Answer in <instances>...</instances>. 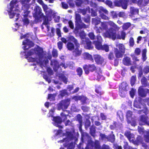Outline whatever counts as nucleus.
<instances>
[{
  "label": "nucleus",
  "mask_w": 149,
  "mask_h": 149,
  "mask_svg": "<svg viewBox=\"0 0 149 149\" xmlns=\"http://www.w3.org/2000/svg\"><path fill=\"white\" fill-rule=\"evenodd\" d=\"M121 34V36L117 35L116 31L112 28L110 29L109 31H107L105 33V35L106 37L110 38L113 40H115L116 38L124 40L125 36V33L122 31Z\"/></svg>",
  "instance_id": "obj_1"
},
{
  "label": "nucleus",
  "mask_w": 149,
  "mask_h": 149,
  "mask_svg": "<svg viewBox=\"0 0 149 149\" xmlns=\"http://www.w3.org/2000/svg\"><path fill=\"white\" fill-rule=\"evenodd\" d=\"M75 27L74 32L75 34H77L79 33V30L82 28H86L87 27L85 24L82 22L81 16L79 14L75 15Z\"/></svg>",
  "instance_id": "obj_2"
},
{
  "label": "nucleus",
  "mask_w": 149,
  "mask_h": 149,
  "mask_svg": "<svg viewBox=\"0 0 149 149\" xmlns=\"http://www.w3.org/2000/svg\"><path fill=\"white\" fill-rule=\"evenodd\" d=\"M34 49L35 53L38 57V60L36 62L39 64L41 67H42L44 62L42 61L44 52L43 49L38 46L36 48H35Z\"/></svg>",
  "instance_id": "obj_3"
},
{
  "label": "nucleus",
  "mask_w": 149,
  "mask_h": 149,
  "mask_svg": "<svg viewBox=\"0 0 149 149\" xmlns=\"http://www.w3.org/2000/svg\"><path fill=\"white\" fill-rule=\"evenodd\" d=\"M70 39L74 43L76 47V48L73 50L72 52L73 55L75 57L80 56L82 52L81 49H79V48L80 47V44L78 42L77 40L73 36H71Z\"/></svg>",
  "instance_id": "obj_4"
},
{
  "label": "nucleus",
  "mask_w": 149,
  "mask_h": 149,
  "mask_svg": "<svg viewBox=\"0 0 149 149\" xmlns=\"http://www.w3.org/2000/svg\"><path fill=\"white\" fill-rule=\"evenodd\" d=\"M34 13L33 14V17L37 20H39L43 16V13L42 12L41 8L38 6H36L34 9Z\"/></svg>",
  "instance_id": "obj_5"
},
{
  "label": "nucleus",
  "mask_w": 149,
  "mask_h": 149,
  "mask_svg": "<svg viewBox=\"0 0 149 149\" xmlns=\"http://www.w3.org/2000/svg\"><path fill=\"white\" fill-rule=\"evenodd\" d=\"M17 3V0H12L10 2V10H8L9 18L12 19L13 18L15 15V13H12L13 9L14 8V6Z\"/></svg>",
  "instance_id": "obj_6"
},
{
  "label": "nucleus",
  "mask_w": 149,
  "mask_h": 149,
  "mask_svg": "<svg viewBox=\"0 0 149 149\" xmlns=\"http://www.w3.org/2000/svg\"><path fill=\"white\" fill-rule=\"evenodd\" d=\"M69 105V102L66 100H62L57 104L58 110L67 109Z\"/></svg>",
  "instance_id": "obj_7"
},
{
  "label": "nucleus",
  "mask_w": 149,
  "mask_h": 149,
  "mask_svg": "<svg viewBox=\"0 0 149 149\" xmlns=\"http://www.w3.org/2000/svg\"><path fill=\"white\" fill-rule=\"evenodd\" d=\"M22 45H24L23 47V49L25 50H28L31 47L34 46V43L28 38L24 40L22 42Z\"/></svg>",
  "instance_id": "obj_8"
},
{
  "label": "nucleus",
  "mask_w": 149,
  "mask_h": 149,
  "mask_svg": "<svg viewBox=\"0 0 149 149\" xmlns=\"http://www.w3.org/2000/svg\"><path fill=\"white\" fill-rule=\"evenodd\" d=\"M37 1L42 6L43 10L45 12L46 15H49L52 13V10L50 9L48 11L47 10L48 9L47 6L44 3L42 0H37Z\"/></svg>",
  "instance_id": "obj_9"
},
{
  "label": "nucleus",
  "mask_w": 149,
  "mask_h": 149,
  "mask_svg": "<svg viewBox=\"0 0 149 149\" xmlns=\"http://www.w3.org/2000/svg\"><path fill=\"white\" fill-rule=\"evenodd\" d=\"M120 1H116L114 2L115 5L118 6H122L124 9H126L127 6V0H120Z\"/></svg>",
  "instance_id": "obj_10"
},
{
  "label": "nucleus",
  "mask_w": 149,
  "mask_h": 149,
  "mask_svg": "<svg viewBox=\"0 0 149 149\" xmlns=\"http://www.w3.org/2000/svg\"><path fill=\"white\" fill-rule=\"evenodd\" d=\"M82 44H86V46H85L86 48L91 49H93V47L92 46V42L88 38H85V40H83L81 42Z\"/></svg>",
  "instance_id": "obj_11"
},
{
  "label": "nucleus",
  "mask_w": 149,
  "mask_h": 149,
  "mask_svg": "<svg viewBox=\"0 0 149 149\" xmlns=\"http://www.w3.org/2000/svg\"><path fill=\"white\" fill-rule=\"evenodd\" d=\"M50 65L53 67V69L55 72L60 67L59 63L55 59L51 61Z\"/></svg>",
  "instance_id": "obj_12"
},
{
  "label": "nucleus",
  "mask_w": 149,
  "mask_h": 149,
  "mask_svg": "<svg viewBox=\"0 0 149 149\" xmlns=\"http://www.w3.org/2000/svg\"><path fill=\"white\" fill-rule=\"evenodd\" d=\"M93 65L89 64L88 65L85 64L83 66V68L86 74H88L90 71L93 72Z\"/></svg>",
  "instance_id": "obj_13"
},
{
  "label": "nucleus",
  "mask_w": 149,
  "mask_h": 149,
  "mask_svg": "<svg viewBox=\"0 0 149 149\" xmlns=\"http://www.w3.org/2000/svg\"><path fill=\"white\" fill-rule=\"evenodd\" d=\"M49 114V115H47V117H53V120L54 121L55 123L57 124H60L62 122V119L60 116L53 117V116L52 114H51L50 113Z\"/></svg>",
  "instance_id": "obj_14"
},
{
  "label": "nucleus",
  "mask_w": 149,
  "mask_h": 149,
  "mask_svg": "<svg viewBox=\"0 0 149 149\" xmlns=\"http://www.w3.org/2000/svg\"><path fill=\"white\" fill-rule=\"evenodd\" d=\"M20 2L22 4V5L23 7L24 8L29 9L30 6L29 3V0H20Z\"/></svg>",
  "instance_id": "obj_15"
},
{
  "label": "nucleus",
  "mask_w": 149,
  "mask_h": 149,
  "mask_svg": "<svg viewBox=\"0 0 149 149\" xmlns=\"http://www.w3.org/2000/svg\"><path fill=\"white\" fill-rule=\"evenodd\" d=\"M97 39L98 41L95 44V47L98 50L101 49L103 47L101 44V41L102 40L101 37L100 36H98Z\"/></svg>",
  "instance_id": "obj_16"
},
{
  "label": "nucleus",
  "mask_w": 149,
  "mask_h": 149,
  "mask_svg": "<svg viewBox=\"0 0 149 149\" xmlns=\"http://www.w3.org/2000/svg\"><path fill=\"white\" fill-rule=\"evenodd\" d=\"M94 57L95 61L98 64H102L104 62L103 58L100 55H95Z\"/></svg>",
  "instance_id": "obj_17"
},
{
  "label": "nucleus",
  "mask_w": 149,
  "mask_h": 149,
  "mask_svg": "<svg viewBox=\"0 0 149 149\" xmlns=\"http://www.w3.org/2000/svg\"><path fill=\"white\" fill-rule=\"evenodd\" d=\"M73 43L71 42H68L66 45V47L69 51H72L74 49L75 46Z\"/></svg>",
  "instance_id": "obj_18"
},
{
  "label": "nucleus",
  "mask_w": 149,
  "mask_h": 149,
  "mask_svg": "<svg viewBox=\"0 0 149 149\" xmlns=\"http://www.w3.org/2000/svg\"><path fill=\"white\" fill-rule=\"evenodd\" d=\"M148 117L146 116H142L141 117L139 124L140 125H145L147 123Z\"/></svg>",
  "instance_id": "obj_19"
},
{
  "label": "nucleus",
  "mask_w": 149,
  "mask_h": 149,
  "mask_svg": "<svg viewBox=\"0 0 149 149\" xmlns=\"http://www.w3.org/2000/svg\"><path fill=\"white\" fill-rule=\"evenodd\" d=\"M83 58L84 60H92L93 57L91 54L88 52H84L83 54Z\"/></svg>",
  "instance_id": "obj_20"
},
{
  "label": "nucleus",
  "mask_w": 149,
  "mask_h": 149,
  "mask_svg": "<svg viewBox=\"0 0 149 149\" xmlns=\"http://www.w3.org/2000/svg\"><path fill=\"white\" fill-rule=\"evenodd\" d=\"M130 12L131 15L132 17L134 15H137L139 12V10L138 9L134 8V7H131L130 8Z\"/></svg>",
  "instance_id": "obj_21"
},
{
  "label": "nucleus",
  "mask_w": 149,
  "mask_h": 149,
  "mask_svg": "<svg viewBox=\"0 0 149 149\" xmlns=\"http://www.w3.org/2000/svg\"><path fill=\"white\" fill-rule=\"evenodd\" d=\"M123 64L126 65H130L131 64L130 58L128 57H125L123 59Z\"/></svg>",
  "instance_id": "obj_22"
},
{
  "label": "nucleus",
  "mask_w": 149,
  "mask_h": 149,
  "mask_svg": "<svg viewBox=\"0 0 149 149\" xmlns=\"http://www.w3.org/2000/svg\"><path fill=\"white\" fill-rule=\"evenodd\" d=\"M131 1L133 3H137L140 6H144L146 5H143L144 4V1L143 2V0H131Z\"/></svg>",
  "instance_id": "obj_23"
},
{
  "label": "nucleus",
  "mask_w": 149,
  "mask_h": 149,
  "mask_svg": "<svg viewBox=\"0 0 149 149\" xmlns=\"http://www.w3.org/2000/svg\"><path fill=\"white\" fill-rule=\"evenodd\" d=\"M114 52L116 57L118 58L122 57L123 54L121 52H120L116 48L115 49Z\"/></svg>",
  "instance_id": "obj_24"
},
{
  "label": "nucleus",
  "mask_w": 149,
  "mask_h": 149,
  "mask_svg": "<svg viewBox=\"0 0 149 149\" xmlns=\"http://www.w3.org/2000/svg\"><path fill=\"white\" fill-rule=\"evenodd\" d=\"M116 46L119 48L120 50L122 53H124L125 48L123 44H122L117 43Z\"/></svg>",
  "instance_id": "obj_25"
},
{
  "label": "nucleus",
  "mask_w": 149,
  "mask_h": 149,
  "mask_svg": "<svg viewBox=\"0 0 149 149\" xmlns=\"http://www.w3.org/2000/svg\"><path fill=\"white\" fill-rule=\"evenodd\" d=\"M78 99L81 101L82 104H84L86 103L87 98L84 96L82 95L79 96Z\"/></svg>",
  "instance_id": "obj_26"
},
{
  "label": "nucleus",
  "mask_w": 149,
  "mask_h": 149,
  "mask_svg": "<svg viewBox=\"0 0 149 149\" xmlns=\"http://www.w3.org/2000/svg\"><path fill=\"white\" fill-rule=\"evenodd\" d=\"M100 25H101V27H100L99 26H96V27L97 28L99 27V29H98V32H101V30L102 29H106L107 28V25L106 24V23L105 22H102L101 23Z\"/></svg>",
  "instance_id": "obj_27"
},
{
  "label": "nucleus",
  "mask_w": 149,
  "mask_h": 149,
  "mask_svg": "<svg viewBox=\"0 0 149 149\" xmlns=\"http://www.w3.org/2000/svg\"><path fill=\"white\" fill-rule=\"evenodd\" d=\"M77 120L79 122V128L80 130L81 129L82 126V117L80 114H78L77 116Z\"/></svg>",
  "instance_id": "obj_28"
},
{
  "label": "nucleus",
  "mask_w": 149,
  "mask_h": 149,
  "mask_svg": "<svg viewBox=\"0 0 149 149\" xmlns=\"http://www.w3.org/2000/svg\"><path fill=\"white\" fill-rule=\"evenodd\" d=\"M132 115V113L130 111H128L126 113V117L128 123L130 122V120L132 119L131 116Z\"/></svg>",
  "instance_id": "obj_29"
},
{
  "label": "nucleus",
  "mask_w": 149,
  "mask_h": 149,
  "mask_svg": "<svg viewBox=\"0 0 149 149\" xmlns=\"http://www.w3.org/2000/svg\"><path fill=\"white\" fill-rule=\"evenodd\" d=\"M77 74L79 77L81 76L83 74V70L80 67H78L76 69Z\"/></svg>",
  "instance_id": "obj_30"
},
{
  "label": "nucleus",
  "mask_w": 149,
  "mask_h": 149,
  "mask_svg": "<svg viewBox=\"0 0 149 149\" xmlns=\"http://www.w3.org/2000/svg\"><path fill=\"white\" fill-rule=\"evenodd\" d=\"M67 95L68 93L66 90H64L60 91V93L59 95V96H60L61 98H63L64 96Z\"/></svg>",
  "instance_id": "obj_31"
},
{
  "label": "nucleus",
  "mask_w": 149,
  "mask_h": 149,
  "mask_svg": "<svg viewBox=\"0 0 149 149\" xmlns=\"http://www.w3.org/2000/svg\"><path fill=\"white\" fill-rule=\"evenodd\" d=\"M138 92L139 94L142 97L145 96V94L144 93L142 87H140L139 88L138 90Z\"/></svg>",
  "instance_id": "obj_32"
},
{
  "label": "nucleus",
  "mask_w": 149,
  "mask_h": 149,
  "mask_svg": "<svg viewBox=\"0 0 149 149\" xmlns=\"http://www.w3.org/2000/svg\"><path fill=\"white\" fill-rule=\"evenodd\" d=\"M99 12L101 14H102V13H104L106 14H108V11L105 9L104 8L102 7H100L99 8Z\"/></svg>",
  "instance_id": "obj_33"
},
{
  "label": "nucleus",
  "mask_w": 149,
  "mask_h": 149,
  "mask_svg": "<svg viewBox=\"0 0 149 149\" xmlns=\"http://www.w3.org/2000/svg\"><path fill=\"white\" fill-rule=\"evenodd\" d=\"M34 53V49H32L30 50L27 53V54L26 55V58H27L29 56H31L33 55Z\"/></svg>",
  "instance_id": "obj_34"
},
{
  "label": "nucleus",
  "mask_w": 149,
  "mask_h": 149,
  "mask_svg": "<svg viewBox=\"0 0 149 149\" xmlns=\"http://www.w3.org/2000/svg\"><path fill=\"white\" fill-rule=\"evenodd\" d=\"M127 84L126 82H123L121 84V88H120L122 90H123L124 91H126V88L127 86Z\"/></svg>",
  "instance_id": "obj_35"
},
{
  "label": "nucleus",
  "mask_w": 149,
  "mask_h": 149,
  "mask_svg": "<svg viewBox=\"0 0 149 149\" xmlns=\"http://www.w3.org/2000/svg\"><path fill=\"white\" fill-rule=\"evenodd\" d=\"M147 50L146 49H144L142 51V57L143 60V61H145L146 59V53Z\"/></svg>",
  "instance_id": "obj_36"
},
{
  "label": "nucleus",
  "mask_w": 149,
  "mask_h": 149,
  "mask_svg": "<svg viewBox=\"0 0 149 149\" xmlns=\"http://www.w3.org/2000/svg\"><path fill=\"white\" fill-rule=\"evenodd\" d=\"M125 135L130 140H131V139H133L134 137V135L130 133H127L125 134Z\"/></svg>",
  "instance_id": "obj_37"
},
{
  "label": "nucleus",
  "mask_w": 149,
  "mask_h": 149,
  "mask_svg": "<svg viewBox=\"0 0 149 149\" xmlns=\"http://www.w3.org/2000/svg\"><path fill=\"white\" fill-rule=\"evenodd\" d=\"M56 95L55 94H48V99L51 100H55Z\"/></svg>",
  "instance_id": "obj_38"
},
{
  "label": "nucleus",
  "mask_w": 149,
  "mask_h": 149,
  "mask_svg": "<svg viewBox=\"0 0 149 149\" xmlns=\"http://www.w3.org/2000/svg\"><path fill=\"white\" fill-rule=\"evenodd\" d=\"M25 9V10H24V14L23 15L24 17H27L30 11L28 10L29 9H27L26 8Z\"/></svg>",
  "instance_id": "obj_39"
},
{
  "label": "nucleus",
  "mask_w": 149,
  "mask_h": 149,
  "mask_svg": "<svg viewBox=\"0 0 149 149\" xmlns=\"http://www.w3.org/2000/svg\"><path fill=\"white\" fill-rule=\"evenodd\" d=\"M61 79L65 84H66L68 81V78L63 75H61L60 77Z\"/></svg>",
  "instance_id": "obj_40"
},
{
  "label": "nucleus",
  "mask_w": 149,
  "mask_h": 149,
  "mask_svg": "<svg viewBox=\"0 0 149 149\" xmlns=\"http://www.w3.org/2000/svg\"><path fill=\"white\" fill-rule=\"evenodd\" d=\"M28 60L29 62H36L37 60H38V59L37 58H33L31 57H28Z\"/></svg>",
  "instance_id": "obj_41"
},
{
  "label": "nucleus",
  "mask_w": 149,
  "mask_h": 149,
  "mask_svg": "<svg viewBox=\"0 0 149 149\" xmlns=\"http://www.w3.org/2000/svg\"><path fill=\"white\" fill-rule=\"evenodd\" d=\"M144 137L146 141L148 142L149 141V131L145 133Z\"/></svg>",
  "instance_id": "obj_42"
},
{
  "label": "nucleus",
  "mask_w": 149,
  "mask_h": 149,
  "mask_svg": "<svg viewBox=\"0 0 149 149\" xmlns=\"http://www.w3.org/2000/svg\"><path fill=\"white\" fill-rule=\"evenodd\" d=\"M83 3V0H76L75 4L77 6H80Z\"/></svg>",
  "instance_id": "obj_43"
},
{
  "label": "nucleus",
  "mask_w": 149,
  "mask_h": 149,
  "mask_svg": "<svg viewBox=\"0 0 149 149\" xmlns=\"http://www.w3.org/2000/svg\"><path fill=\"white\" fill-rule=\"evenodd\" d=\"M111 26H113L114 28L116 29V30H118L119 28L114 23L111 21H110L108 23Z\"/></svg>",
  "instance_id": "obj_44"
},
{
  "label": "nucleus",
  "mask_w": 149,
  "mask_h": 149,
  "mask_svg": "<svg viewBox=\"0 0 149 149\" xmlns=\"http://www.w3.org/2000/svg\"><path fill=\"white\" fill-rule=\"evenodd\" d=\"M108 140L111 142H113L115 141V136L113 135H111L109 136L107 139Z\"/></svg>",
  "instance_id": "obj_45"
},
{
  "label": "nucleus",
  "mask_w": 149,
  "mask_h": 149,
  "mask_svg": "<svg viewBox=\"0 0 149 149\" xmlns=\"http://www.w3.org/2000/svg\"><path fill=\"white\" fill-rule=\"evenodd\" d=\"M126 91L122 90L121 89H119V94L122 97H124L125 96Z\"/></svg>",
  "instance_id": "obj_46"
},
{
  "label": "nucleus",
  "mask_w": 149,
  "mask_h": 149,
  "mask_svg": "<svg viewBox=\"0 0 149 149\" xmlns=\"http://www.w3.org/2000/svg\"><path fill=\"white\" fill-rule=\"evenodd\" d=\"M117 116H118L121 120L123 119V114L121 111H119L117 112Z\"/></svg>",
  "instance_id": "obj_47"
},
{
  "label": "nucleus",
  "mask_w": 149,
  "mask_h": 149,
  "mask_svg": "<svg viewBox=\"0 0 149 149\" xmlns=\"http://www.w3.org/2000/svg\"><path fill=\"white\" fill-rule=\"evenodd\" d=\"M95 146V148L96 149H99L100 148V146L99 142L97 141H95V143L94 145V146Z\"/></svg>",
  "instance_id": "obj_48"
},
{
  "label": "nucleus",
  "mask_w": 149,
  "mask_h": 149,
  "mask_svg": "<svg viewBox=\"0 0 149 149\" xmlns=\"http://www.w3.org/2000/svg\"><path fill=\"white\" fill-rule=\"evenodd\" d=\"M95 91L96 93L100 95L103 93V92L101 91V89L100 87H98V88H96Z\"/></svg>",
  "instance_id": "obj_49"
},
{
  "label": "nucleus",
  "mask_w": 149,
  "mask_h": 149,
  "mask_svg": "<svg viewBox=\"0 0 149 149\" xmlns=\"http://www.w3.org/2000/svg\"><path fill=\"white\" fill-rule=\"evenodd\" d=\"M23 21L24 24L28 25L29 23V21L27 17H24Z\"/></svg>",
  "instance_id": "obj_50"
},
{
  "label": "nucleus",
  "mask_w": 149,
  "mask_h": 149,
  "mask_svg": "<svg viewBox=\"0 0 149 149\" xmlns=\"http://www.w3.org/2000/svg\"><path fill=\"white\" fill-rule=\"evenodd\" d=\"M78 12L82 13L83 15H84L86 14V11L84 9H79L78 10Z\"/></svg>",
  "instance_id": "obj_51"
},
{
  "label": "nucleus",
  "mask_w": 149,
  "mask_h": 149,
  "mask_svg": "<svg viewBox=\"0 0 149 149\" xmlns=\"http://www.w3.org/2000/svg\"><path fill=\"white\" fill-rule=\"evenodd\" d=\"M68 23L69 27L71 29H74V25L72 21L71 20H70L68 22Z\"/></svg>",
  "instance_id": "obj_52"
},
{
  "label": "nucleus",
  "mask_w": 149,
  "mask_h": 149,
  "mask_svg": "<svg viewBox=\"0 0 149 149\" xmlns=\"http://www.w3.org/2000/svg\"><path fill=\"white\" fill-rule=\"evenodd\" d=\"M63 43L61 41H59L57 43V46L58 48L60 50L62 48Z\"/></svg>",
  "instance_id": "obj_53"
},
{
  "label": "nucleus",
  "mask_w": 149,
  "mask_h": 149,
  "mask_svg": "<svg viewBox=\"0 0 149 149\" xmlns=\"http://www.w3.org/2000/svg\"><path fill=\"white\" fill-rule=\"evenodd\" d=\"M79 34V36L81 38V39H84V38H85L86 35L85 34L84 32H80L79 33V32L78 34H76L77 35V34Z\"/></svg>",
  "instance_id": "obj_54"
},
{
  "label": "nucleus",
  "mask_w": 149,
  "mask_h": 149,
  "mask_svg": "<svg viewBox=\"0 0 149 149\" xmlns=\"http://www.w3.org/2000/svg\"><path fill=\"white\" fill-rule=\"evenodd\" d=\"M56 33L58 36V38L61 37V30L59 28H57L56 29Z\"/></svg>",
  "instance_id": "obj_55"
},
{
  "label": "nucleus",
  "mask_w": 149,
  "mask_h": 149,
  "mask_svg": "<svg viewBox=\"0 0 149 149\" xmlns=\"http://www.w3.org/2000/svg\"><path fill=\"white\" fill-rule=\"evenodd\" d=\"M136 77L134 76H132L131 77V83L132 86L133 85L136 81Z\"/></svg>",
  "instance_id": "obj_56"
},
{
  "label": "nucleus",
  "mask_w": 149,
  "mask_h": 149,
  "mask_svg": "<svg viewBox=\"0 0 149 149\" xmlns=\"http://www.w3.org/2000/svg\"><path fill=\"white\" fill-rule=\"evenodd\" d=\"M130 23H127L125 24L123 26V29L126 30L130 26Z\"/></svg>",
  "instance_id": "obj_57"
},
{
  "label": "nucleus",
  "mask_w": 149,
  "mask_h": 149,
  "mask_svg": "<svg viewBox=\"0 0 149 149\" xmlns=\"http://www.w3.org/2000/svg\"><path fill=\"white\" fill-rule=\"evenodd\" d=\"M134 53L137 55H139L141 53L140 49L138 48H136L135 50Z\"/></svg>",
  "instance_id": "obj_58"
},
{
  "label": "nucleus",
  "mask_w": 149,
  "mask_h": 149,
  "mask_svg": "<svg viewBox=\"0 0 149 149\" xmlns=\"http://www.w3.org/2000/svg\"><path fill=\"white\" fill-rule=\"evenodd\" d=\"M102 49L104 50L106 52H108L109 51V47L107 45H104Z\"/></svg>",
  "instance_id": "obj_59"
},
{
  "label": "nucleus",
  "mask_w": 149,
  "mask_h": 149,
  "mask_svg": "<svg viewBox=\"0 0 149 149\" xmlns=\"http://www.w3.org/2000/svg\"><path fill=\"white\" fill-rule=\"evenodd\" d=\"M61 4L62 8L65 9H67L68 8V5L64 2H62Z\"/></svg>",
  "instance_id": "obj_60"
},
{
  "label": "nucleus",
  "mask_w": 149,
  "mask_h": 149,
  "mask_svg": "<svg viewBox=\"0 0 149 149\" xmlns=\"http://www.w3.org/2000/svg\"><path fill=\"white\" fill-rule=\"evenodd\" d=\"M47 71L49 74L50 75L53 74V71L50 68L48 67L47 68Z\"/></svg>",
  "instance_id": "obj_61"
},
{
  "label": "nucleus",
  "mask_w": 149,
  "mask_h": 149,
  "mask_svg": "<svg viewBox=\"0 0 149 149\" xmlns=\"http://www.w3.org/2000/svg\"><path fill=\"white\" fill-rule=\"evenodd\" d=\"M148 30L147 29H144L143 30L141 31H140V33L141 34H144L146 36L148 35Z\"/></svg>",
  "instance_id": "obj_62"
},
{
  "label": "nucleus",
  "mask_w": 149,
  "mask_h": 149,
  "mask_svg": "<svg viewBox=\"0 0 149 149\" xmlns=\"http://www.w3.org/2000/svg\"><path fill=\"white\" fill-rule=\"evenodd\" d=\"M55 29L53 27H52L51 28V33H50V36L51 37H53L54 36V32Z\"/></svg>",
  "instance_id": "obj_63"
},
{
  "label": "nucleus",
  "mask_w": 149,
  "mask_h": 149,
  "mask_svg": "<svg viewBox=\"0 0 149 149\" xmlns=\"http://www.w3.org/2000/svg\"><path fill=\"white\" fill-rule=\"evenodd\" d=\"M52 55L53 57H56L58 56V53L56 50H53L52 52Z\"/></svg>",
  "instance_id": "obj_64"
}]
</instances>
